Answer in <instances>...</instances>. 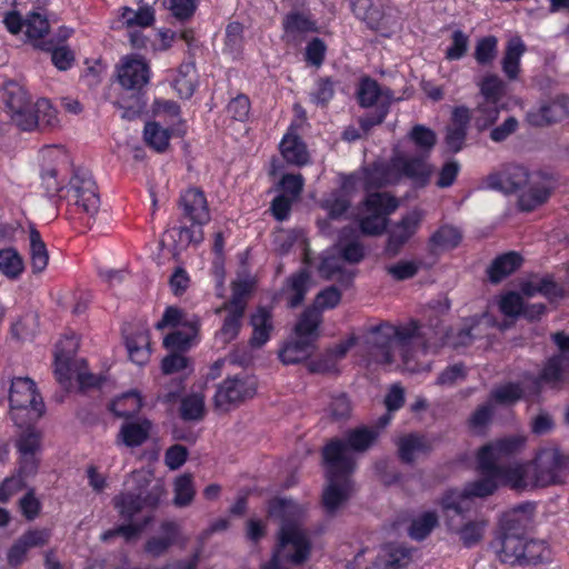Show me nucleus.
<instances>
[{
    "label": "nucleus",
    "mask_w": 569,
    "mask_h": 569,
    "mask_svg": "<svg viewBox=\"0 0 569 569\" xmlns=\"http://www.w3.org/2000/svg\"><path fill=\"white\" fill-rule=\"evenodd\" d=\"M250 322L253 328L250 345L254 348H260L268 341L272 329L271 313L268 310L260 308L251 316Z\"/></svg>",
    "instance_id": "40"
},
{
    "label": "nucleus",
    "mask_w": 569,
    "mask_h": 569,
    "mask_svg": "<svg viewBox=\"0 0 569 569\" xmlns=\"http://www.w3.org/2000/svg\"><path fill=\"white\" fill-rule=\"evenodd\" d=\"M48 529H32L24 532L10 548L8 561L11 566H18L23 561L28 550L46 546L50 540Z\"/></svg>",
    "instance_id": "19"
},
{
    "label": "nucleus",
    "mask_w": 569,
    "mask_h": 569,
    "mask_svg": "<svg viewBox=\"0 0 569 569\" xmlns=\"http://www.w3.org/2000/svg\"><path fill=\"white\" fill-rule=\"evenodd\" d=\"M310 286L311 277L306 269H301L287 278L282 291L286 295L288 307H299L303 302Z\"/></svg>",
    "instance_id": "27"
},
{
    "label": "nucleus",
    "mask_w": 569,
    "mask_h": 569,
    "mask_svg": "<svg viewBox=\"0 0 569 569\" xmlns=\"http://www.w3.org/2000/svg\"><path fill=\"white\" fill-rule=\"evenodd\" d=\"M69 190L73 192L76 206L89 217H94L100 208V198L90 171L76 169L69 181Z\"/></svg>",
    "instance_id": "10"
},
{
    "label": "nucleus",
    "mask_w": 569,
    "mask_h": 569,
    "mask_svg": "<svg viewBox=\"0 0 569 569\" xmlns=\"http://www.w3.org/2000/svg\"><path fill=\"white\" fill-rule=\"evenodd\" d=\"M479 87L482 100L501 102L506 92V83L496 74L486 76Z\"/></svg>",
    "instance_id": "58"
},
{
    "label": "nucleus",
    "mask_w": 569,
    "mask_h": 569,
    "mask_svg": "<svg viewBox=\"0 0 569 569\" xmlns=\"http://www.w3.org/2000/svg\"><path fill=\"white\" fill-rule=\"evenodd\" d=\"M322 321V316L320 310L315 308L313 306H309L301 313L298 322L295 326V333L303 337H308L313 341H317L319 338L318 328Z\"/></svg>",
    "instance_id": "39"
},
{
    "label": "nucleus",
    "mask_w": 569,
    "mask_h": 569,
    "mask_svg": "<svg viewBox=\"0 0 569 569\" xmlns=\"http://www.w3.org/2000/svg\"><path fill=\"white\" fill-rule=\"evenodd\" d=\"M43 157L50 160V163L42 168L40 179L41 186L48 197H54L62 189L60 181L57 178L58 169L54 166L60 158L63 157L62 151L58 149L47 148L43 151Z\"/></svg>",
    "instance_id": "32"
},
{
    "label": "nucleus",
    "mask_w": 569,
    "mask_h": 569,
    "mask_svg": "<svg viewBox=\"0 0 569 569\" xmlns=\"http://www.w3.org/2000/svg\"><path fill=\"white\" fill-rule=\"evenodd\" d=\"M118 79L128 90H140L149 80L148 66L140 59H127L121 66Z\"/></svg>",
    "instance_id": "21"
},
{
    "label": "nucleus",
    "mask_w": 569,
    "mask_h": 569,
    "mask_svg": "<svg viewBox=\"0 0 569 569\" xmlns=\"http://www.w3.org/2000/svg\"><path fill=\"white\" fill-rule=\"evenodd\" d=\"M535 505L520 503L505 512L500 521V532L525 535L532 523Z\"/></svg>",
    "instance_id": "18"
},
{
    "label": "nucleus",
    "mask_w": 569,
    "mask_h": 569,
    "mask_svg": "<svg viewBox=\"0 0 569 569\" xmlns=\"http://www.w3.org/2000/svg\"><path fill=\"white\" fill-rule=\"evenodd\" d=\"M151 422L148 419H129L122 423L118 439L127 447H138L149 438Z\"/></svg>",
    "instance_id": "31"
},
{
    "label": "nucleus",
    "mask_w": 569,
    "mask_h": 569,
    "mask_svg": "<svg viewBox=\"0 0 569 569\" xmlns=\"http://www.w3.org/2000/svg\"><path fill=\"white\" fill-rule=\"evenodd\" d=\"M257 379L247 373L228 377L217 388L213 398L216 409L226 412L253 398L257 393Z\"/></svg>",
    "instance_id": "9"
},
{
    "label": "nucleus",
    "mask_w": 569,
    "mask_h": 569,
    "mask_svg": "<svg viewBox=\"0 0 569 569\" xmlns=\"http://www.w3.org/2000/svg\"><path fill=\"white\" fill-rule=\"evenodd\" d=\"M385 569H403L412 560V549L403 545L388 543L382 548Z\"/></svg>",
    "instance_id": "36"
},
{
    "label": "nucleus",
    "mask_w": 569,
    "mask_h": 569,
    "mask_svg": "<svg viewBox=\"0 0 569 569\" xmlns=\"http://www.w3.org/2000/svg\"><path fill=\"white\" fill-rule=\"evenodd\" d=\"M184 216L193 224L202 226L210 220L207 200L203 192L199 189L187 190L180 199Z\"/></svg>",
    "instance_id": "20"
},
{
    "label": "nucleus",
    "mask_w": 569,
    "mask_h": 569,
    "mask_svg": "<svg viewBox=\"0 0 569 569\" xmlns=\"http://www.w3.org/2000/svg\"><path fill=\"white\" fill-rule=\"evenodd\" d=\"M449 528L460 535L466 547H471L479 542L482 538L483 522H476L469 519V513H465V518L457 517L450 519L448 515H445Z\"/></svg>",
    "instance_id": "30"
},
{
    "label": "nucleus",
    "mask_w": 569,
    "mask_h": 569,
    "mask_svg": "<svg viewBox=\"0 0 569 569\" xmlns=\"http://www.w3.org/2000/svg\"><path fill=\"white\" fill-rule=\"evenodd\" d=\"M37 48L46 51H51V60L52 63L59 69V70H67L69 69L73 61H74V54L71 51V49L67 46L61 47H52V42L49 41H41L37 44Z\"/></svg>",
    "instance_id": "57"
},
{
    "label": "nucleus",
    "mask_w": 569,
    "mask_h": 569,
    "mask_svg": "<svg viewBox=\"0 0 569 569\" xmlns=\"http://www.w3.org/2000/svg\"><path fill=\"white\" fill-rule=\"evenodd\" d=\"M358 101L361 107L369 108L379 103H388L390 107L393 93L389 88H381L378 82L369 77L361 79L357 90Z\"/></svg>",
    "instance_id": "22"
},
{
    "label": "nucleus",
    "mask_w": 569,
    "mask_h": 569,
    "mask_svg": "<svg viewBox=\"0 0 569 569\" xmlns=\"http://www.w3.org/2000/svg\"><path fill=\"white\" fill-rule=\"evenodd\" d=\"M0 271L10 279H16L23 271V260L12 248L0 250Z\"/></svg>",
    "instance_id": "51"
},
{
    "label": "nucleus",
    "mask_w": 569,
    "mask_h": 569,
    "mask_svg": "<svg viewBox=\"0 0 569 569\" xmlns=\"http://www.w3.org/2000/svg\"><path fill=\"white\" fill-rule=\"evenodd\" d=\"M126 346L132 362L142 366L149 360L150 338L148 331H139L128 337Z\"/></svg>",
    "instance_id": "37"
},
{
    "label": "nucleus",
    "mask_w": 569,
    "mask_h": 569,
    "mask_svg": "<svg viewBox=\"0 0 569 569\" xmlns=\"http://www.w3.org/2000/svg\"><path fill=\"white\" fill-rule=\"evenodd\" d=\"M29 238L32 272L40 273L48 264V250L46 243L41 239L40 232L37 229L31 228Z\"/></svg>",
    "instance_id": "46"
},
{
    "label": "nucleus",
    "mask_w": 569,
    "mask_h": 569,
    "mask_svg": "<svg viewBox=\"0 0 569 569\" xmlns=\"http://www.w3.org/2000/svg\"><path fill=\"white\" fill-rule=\"evenodd\" d=\"M397 208V200L388 193H369L358 212V231L372 237L382 234L387 229L388 216Z\"/></svg>",
    "instance_id": "7"
},
{
    "label": "nucleus",
    "mask_w": 569,
    "mask_h": 569,
    "mask_svg": "<svg viewBox=\"0 0 569 569\" xmlns=\"http://www.w3.org/2000/svg\"><path fill=\"white\" fill-rule=\"evenodd\" d=\"M427 159L428 157L422 154L413 157L401 154L396 157L393 164L400 172L415 182L426 184L431 174Z\"/></svg>",
    "instance_id": "23"
},
{
    "label": "nucleus",
    "mask_w": 569,
    "mask_h": 569,
    "mask_svg": "<svg viewBox=\"0 0 569 569\" xmlns=\"http://www.w3.org/2000/svg\"><path fill=\"white\" fill-rule=\"evenodd\" d=\"M422 218V211L415 209L390 229L385 248V253L389 258H395L400 253L402 247L418 230Z\"/></svg>",
    "instance_id": "11"
},
{
    "label": "nucleus",
    "mask_w": 569,
    "mask_h": 569,
    "mask_svg": "<svg viewBox=\"0 0 569 569\" xmlns=\"http://www.w3.org/2000/svg\"><path fill=\"white\" fill-rule=\"evenodd\" d=\"M539 180H532L528 191L519 197V207L522 211H532L548 201L556 188V179L552 173L537 172Z\"/></svg>",
    "instance_id": "14"
},
{
    "label": "nucleus",
    "mask_w": 569,
    "mask_h": 569,
    "mask_svg": "<svg viewBox=\"0 0 569 569\" xmlns=\"http://www.w3.org/2000/svg\"><path fill=\"white\" fill-rule=\"evenodd\" d=\"M409 138L413 141L416 147L420 149L419 154L425 157H429L430 151L437 142L436 132L422 124H416L411 129Z\"/></svg>",
    "instance_id": "53"
},
{
    "label": "nucleus",
    "mask_w": 569,
    "mask_h": 569,
    "mask_svg": "<svg viewBox=\"0 0 569 569\" xmlns=\"http://www.w3.org/2000/svg\"><path fill=\"white\" fill-rule=\"evenodd\" d=\"M523 396L519 383L510 382L491 391V399L499 405H513Z\"/></svg>",
    "instance_id": "61"
},
{
    "label": "nucleus",
    "mask_w": 569,
    "mask_h": 569,
    "mask_svg": "<svg viewBox=\"0 0 569 569\" xmlns=\"http://www.w3.org/2000/svg\"><path fill=\"white\" fill-rule=\"evenodd\" d=\"M316 349V341L296 335V338L287 342L280 350L279 358L284 365H296L310 358Z\"/></svg>",
    "instance_id": "25"
},
{
    "label": "nucleus",
    "mask_w": 569,
    "mask_h": 569,
    "mask_svg": "<svg viewBox=\"0 0 569 569\" xmlns=\"http://www.w3.org/2000/svg\"><path fill=\"white\" fill-rule=\"evenodd\" d=\"M180 415L183 420H201L204 415V398L193 393L181 400Z\"/></svg>",
    "instance_id": "60"
},
{
    "label": "nucleus",
    "mask_w": 569,
    "mask_h": 569,
    "mask_svg": "<svg viewBox=\"0 0 569 569\" xmlns=\"http://www.w3.org/2000/svg\"><path fill=\"white\" fill-rule=\"evenodd\" d=\"M131 477L136 487L114 496L112 499L113 507L120 518L128 521V523L117 527L119 536H122L127 541L138 537L153 520V512L166 496L162 480L153 479L149 472L134 471Z\"/></svg>",
    "instance_id": "3"
},
{
    "label": "nucleus",
    "mask_w": 569,
    "mask_h": 569,
    "mask_svg": "<svg viewBox=\"0 0 569 569\" xmlns=\"http://www.w3.org/2000/svg\"><path fill=\"white\" fill-rule=\"evenodd\" d=\"M398 455L402 462L412 463L420 455L431 450V442L427 437L419 433H409L399 438Z\"/></svg>",
    "instance_id": "28"
},
{
    "label": "nucleus",
    "mask_w": 569,
    "mask_h": 569,
    "mask_svg": "<svg viewBox=\"0 0 569 569\" xmlns=\"http://www.w3.org/2000/svg\"><path fill=\"white\" fill-rule=\"evenodd\" d=\"M417 322L412 321L406 327H395L389 323L375 327L371 330V355L383 365L395 361L399 352L403 363L409 366L411 359L410 348L415 339L421 338Z\"/></svg>",
    "instance_id": "6"
},
{
    "label": "nucleus",
    "mask_w": 569,
    "mask_h": 569,
    "mask_svg": "<svg viewBox=\"0 0 569 569\" xmlns=\"http://www.w3.org/2000/svg\"><path fill=\"white\" fill-rule=\"evenodd\" d=\"M139 9L133 10L123 7L121 18L127 28L140 27L146 28L154 22V10L151 6L144 4L143 0H139Z\"/></svg>",
    "instance_id": "43"
},
{
    "label": "nucleus",
    "mask_w": 569,
    "mask_h": 569,
    "mask_svg": "<svg viewBox=\"0 0 569 569\" xmlns=\"http://www.w3.org/2000/svg\"><path fill=\"white\" fill-rule=\"evenodd\" d=\"M378 437V431L368 427H359L347 432L345 439H332L339 441L356 463V452L368 450Z\"/></svg>",
    "instance_id": "26"
},
{
    "label": "nucleus",
    "mask_w": 569,
    "mask_h": 569,
    "mask_svg": "<svg viewBox=\"0 0 569 569\" xmlns=\"http://www.w3.org/2000/svg\"><path fill=\"white\" fill-rule=\"evenodd\" d=\"M475 112L477 113L475 118L476 128L479 131H483L497 121L500 112V102L482 100L478 103Z\"/></svg>",
    "instance_id": "48"
},
{
    "label": "nucleus",
    "mask_w": 569,
    "mask_h": 569,
    "mask_svg": "<svg viewBox=\"0 0 569 569\" xmlns=\"http://www.w3.org/2000/svg\"><path fill=\"white\" fill-rule=\"evenodd\" d=\"M521 445V439L512 437L483 446L478 453V467L483 477L468 483L462 491L448 490L441 499L443 515H448L450 519L460 516L465 518V513H470L473 508L472 498L492 495L498 482L510 486L503 471L509 469L511 463L506 465L501 460Z\"/></svg>",
    "instance_id": "1"
},
{
    "label": "nucleus",
    "mask_w": 569,
    "mask_h": 569,
    "mask_svg": "<svg viewBox=\"0 0 569 569\" xmlns=\"http://www.w3.org/2000/svg\"><path fill=\"white\" fill-rule=\"evenodd\" d=\"M268 516L280 521L277 549L263 569H283L281 561L295 566L305 563L311 553L312 543L303 528V509L289 498H273L268 505Z\"/></svg>",
    "instance_id": "2"
},
{
    "label": "nucleus",
    "mask_w": 569,
    "mask_h": 569,
    "mask_svg": "<svg viewBox=\"0 0 569 569\" xmlns=\"http://www.w3.org/2000/svg\"><path fill=\"white\" fill-rule=\"evenodd\" d=\"M438 523L435 512L428 511L412 520L408 533L415 540H423Z\"/></svg>",
    "instance_id": "55"
},
{
    "label": "nucleus",
    "mask_w": 569,
    "mask_h": 569,
    "mask_svg": "<svg viewBox=\"0 0 569 569\" xmlns=\"http://www.w3.org/2000/svg\"><path fill=\"white\" fill-rule=\"evenodd\" d=\"M569 116V98L561 96L527 113L531 126L543 127L562 121Z\"/></svg>",
    "instance_id": "17"
},
{
    "label": "nucleus",
    "mask_w": 569,
    "mask_h": 569,
    "mask_svg": "<svg viewBox=\"0 0 569 569\" xmlns=\"http://www.w3.org/2000/svg\"><path fill=\"white\" fill-rule=\"evenodd\" d=\"M525 51L526 47L519 38H513L508 41L502 59V69L509 79L513 80L517 78L520 58Z\"/></svg>",
    "instance_id": "45"
},
{
    "label": "nucleus",
    "mask_w": 569,
    "mask_h": 569,
    "mask_svg": "<svg viewBox=\"0 0 569 569\" xmlns=\"http://www.w3.org/2000/svg\"><path fill=\"white\" fill-rule=\"evenodd\" d=\"M498 539L500 543V560L511 566H521L527 542L525 540V535L500 532Z\"/></svg>",
    "instance_id": "29"
},
{
    "label": "nucleus",
    "mask_w": 569,
    "mask_h": 569,
    "mask_svg": "<svg viewBox=\"0 0 569 569\" xmlns=\"http://www.w3.org/2000/svg\"><path fill=\"white\" fill-rule=\"evenodd\" d=\"M471 120V111L465 106L452 110L450 124L447 127L445 142L449 151L459 152L466 141L468 126Z\"/></svg>",
    "instance_id": "16"
},
{
    "label": "nucleus",
    "mask_w": 569,
    "mask_h": 569,
    "mask_svg": "<svg viewBox=\"0 0 569 569\" xmlns=\"http://www.w3.org/2000/svg\"><path fill=\"white\" fill-rule=\"evenodd\" d=\"M337 248L341 258L349 263H359L365 257V248L359 240V231L351 226L341 229Z\"/></svg>",
    "instance_id": "24"
},
{
    "label": "nucleus",
    "mask_w": 569,
    "mask_h": 569,
    "mask_svg": "<svg viewBox=\"0 0 569 569\" xmlns=\"http://www.w3.org/2000/svg\"><path fill=\"white\" fill-rule=\"evenodd\" d=\"M503 472L515 490L562 485L568 479L562 470L561 452L556 447L541 449L532 462L511 463Z\"/></svg>",
    "instance_id": "4"
},
{
    "label": "nucleus",
    "mask_w": 569,
    "mask_h": 569,
    "mask_svg": "<svg viewBox=\"0 0 569 569\" xmlns=\"http://www.w3.org/2000/svg\"><path fill=\"white\" fill-rule=\"evenodd\" d=\"M461 241V233L457 228L442 226L429 239L431 252L456 248Z\"/></svg>",
    "instance_id": "44"
},
{
    "label": "nucleus",
    "mask_w": 569,
    "mask_h": 569,
    "mask_svg": "<svg viewBox=\"0 0 569 569\" xmlns=\"http://www.w3.org/2000/svg\"><path fill=\"white\" fill-rule=\"evenodd\" d=\"M497 38L493 36L481 38L475 49V59L479 64H489L497 54Z\"/></svg>",
    "instance_id": "64"
},
{
    "label": "nucleus",
    "mask_w": 569,
    "mask_h": 569,
    "mask_svg": "<svg viewBox=\"0 0 569 569\" xmlns=\"http://www.w3.org/2000/svg\"><path fill=\"white\" fill-rule=\"evenodd\" d=\"M194 493L192 476L190 473H184L176 479L173 503L177 507H186L190 505L193 500Z\"/></svg>",
    "instance_id": "59"
},
{
    "label": "nucleus",
    "mask_w": 569,
    "mask_h": 569,
    "mask_svg": "<svg viewBox=\"0 0 569 569\" xmlns=\"http://www.w3.org/2000/svg\"><path fill=\"white\" fill-rule=\"evenodd\" d=\"M250 283L244 280L232 282V295L231 299L221 306V309H233L237 311L244 312L246 310V297L249 295Z\"/></svg>",
    "instance_id": "62"
},
{
    "label": "nucleus",
    "mask_w": 569,
    "mask_h": 569,
    "mask_svg": "<svg viewBox=\"0 0 569 569\" xmlns=\"http://www.w3.org/2000/svg\"><path fill=\"white\" fill-rule=\"evenodd\" d=\"M319 273L322 278L331 280L336 279L343 286H349L351 282V273L342 269L340 259L335 256L325 257L319 266Z\"/></svg>",
    "instance_id": "49"
},
{
    "label": "nucleus",
    "mask_w": 569,
    "mask_h": 569,
    "mask_svg": "<svg viewBox=\"0 0 569 569\" xmlns=\"http://www.w3.org/2000/svg\"><path fill=\"white\" fill-rule=\"evenodd\" d=\"M9 402L11 409H27L31 408L36 412V418L43 413V402L36 393L34 382L30 378H17L12 380Z\"/></svg>",
    "instance_id": "12"
},
{
    "label": "nucleus",
    "mask_w": 569,
    "mask_h": 569,
    "mask_svg": "<svg viewBox=\"0 0 569 569\" xmlns=\"http://www.w3.org/2000/svg\"><path fill=\"white\" fill-rule=\"evenodd\" d=\"M322 456L328 467V485L322 493L323 507L329 515H335L351 497L353 485L350 475L355 462L339 441H329Z\"/></svg>",
    "instance_id": "5"
},
{
    "label": "nucleus",
    "mask_w": 569,
    "mask_h": 569,
    "mask_svg": "<svg viewBox=\"0 0 569 569\" xmlns=\"http://www.w3.org/2000/svg\"><path fill=\"white\" fill-rule=\"evenodd\" d=\"M199 326V319L190 320L189 325L184 326L186 330H177L163 339L164 347L178 351L188 350L192 339L197 337Z\"/></svg>",
    "instance_id": "42"
},
{
    "label": "nucleus",
    "mask_w": 569,
    "mask_h": 569,
    "mask_svg": "<svg viewBox=\"0 0 569 569\" xmlns=\"http://www.w3.org/2000/svg\"><path fill=\"white\" fill-rule=\"evenodd\" d=\"M42 433L34 427L22 429L16 440L19 455H40Z\"/></svg>",
    "instance_id": "47"
},
{
    "label": "nucleus",
    "mask_w": 569,
    "mask_h": 569,
    "mask_svg": "<svg viewBox=\"0 0 569 569\" xmlns=\"http://www.w3.org/2000/svg\"><path fill=\"white\" fill-rule=\"evenodd\" d=\"M48 19L39 12H31L26 19V36L31 41H34V46L43 41V37L49 32Z\"/></svg>",
    "instance_id": "54"
},
{
    "label": "nucleus",
    "mask_w": 569,
    "mask_h": 569,
    "mask_svg": "<svg viewBox=\"0 0 569 569\" xmlns=\"http://www.w3.org/2000/svg\"><path fill=\"white\" fill-rule=\"evenodd\" d=\"M529 171L519 164H510L500 173L490 176L488 184L491 189L503 193H515L529 183Z\"/></svg>",
    "instance_id": "15"
},
{
    "label": "nucleus",
    "mask_w": 569,
    "mask_h": 569,
    "mask_svg": "<svg viewBox=\"0 0 569 569\" xmlns=\"http://www.w3.org/2000/svg\"><path fill=\"white\" fill-rule=\"evenodd\" d=\"M283 40L296 41L299 37L317 31L316 22L301 12H290L283 19Z\"/></svg>",
    "instance_id": "34"
},
{
    "label": "nucleus",
    "mask_w": 569,
    "mask_h": 569,
    "mask_svg": "<svg viewBox=\"0 0 569 569\" xmlns=\"http://www.w3.org/2000/svg\"><path fill=\"white\" fill-rule=\"evenodd\" d=\"M351 9L369 29L382 37H391L401 29L399 11L393 8L373 4L371 0H351Z\"/></svg>",
    "instance_id": "8"
},
{
    "label": "nucleus",
    "mask_w": 569,
    "mask_h": 569,
    "mask_svg": "<svg viewBox=\"0 0 569 569\" xmlns=\"http://www.w3.org/2000/svg\"><path fill=\"white\" fill-rule=\"evenodd\" d=\"M6 106L12 116L17 112L29 110L31 103L27 91L17 83H11L6 90Z\"/></svg>",
    "instance_id": "52"
},
{
    "label": "nucleus",
    "mask_w": 569,
    "mask_h": 569,
    "mask_svg": "<svg viewBox=\"0 0 569 569\" xmlns=\"http://www.w3.org/2000/svg\"><path fill=\"white\" fill-rule=\"evenodd\" d=\"M280 150L289 163L303 166L308 162L306 144L296 134H286L280 143Z\"/></svg>",
    "instance_id": "38"
},
{
    "label": "nucleus",
    "mask_w": 569,
    "mask_h": 569,
    "mask_svg": "<svg viewBox=\"0 0 569 569\" xmlns=\"http://www.w3.org/2000/svg\"><path fill=\"white\" fill-rule=\"evenodd\" d=\"M526 551L523 552L521 566L539 565L550 561V550L542 540H529L526 542Z\"/></svg>",
    "instance_id": "56"
},
{
    "label": "nucleus",
    "mask_w": 569,
    "mask_h": 569,
    "mask_svg": "<svg viewBox=\"0 0 569 569\" xmlns=\"http://www.w3.org/2000/svg\"><path fill=\"white\" fill-rule=\"evenodd\" d=\"M521 262L520 254L513 251L497 257L487 269L490 282L499 283L513 273L521 266Z\"/></svg>",
    "instance_id": "33"
},
{
    "label": "nucleus",
    "mask_w": 569,
    "mask_h": 569,
    "mask_svg": "<svg viewBox=\"0 0 569 569\" xmlns=\"http://www.w3.org/2000/svg\"><path fill=\"white\" fill-rule=\"evenodd\" d=\"M142 407V399L136 390H130L117 397L109 403V410L117 417L133 419Z\"/></svg>",
    "instance_id": "35"
},
{
    "label": "nucleus",
    "mask_w": 569,
    "mask_h": 569,
    "mask_svg": "<svg viewBox=\"0 0 569 569\" xmlns=\"http://www.w3.org/2000/svg\"><path fill=\"white\" fill-rule=\"evenodd\" d=\"M34 114L38 120L37 127L40 129L52 128L57 124V112L49 100L39 99L33 106Z\"/></svg>",
    "instance_id": "63"
},
{
    "label": "nucleus",
    "mask_w": 569,
    "mask_h": 569,
    "mask_svg": "<svg viewBox=\"0 0 569 569\" xmlns=\"http://www.w3.org/2000/svg\"><path fill=\"white\" fill-rule=\"evenodd\" d=\"M143 139L146 143L158 152H162L169 146L170 134L157 122H148L144 126Z\"/></svg>",
    "instance_id": "50"
},
{
    "label": "nucleus",
    "mask_w": 569,
    "mask_h": 569,
    "mask_svg": "<svg viewBox=\"0 0 569 569\" xmlns=\"http://www.w3.org/2000/svg\"><path fill=\"white\" fill-rule=\"evenodd\" d=\"M226 311L227 315L223 319L222 327L216 333V340L221 342L222 345H227L238 336L240 328L242 326V318L244 312L237 311L233 309H217V313Z\"/></svg>",
    "instance_id": "41"
},
{
    "label": "nucleus",
    "mask_w": 569,
    "mask_h": 569,
    "mask_svg": "<svg viewBox=\"0 0 569 569\" xmlns=\"http://www.w3.org/2000/svg\"><path fill=\"white\" fill-rule=\"evenodd\" d=\"M569 373V353L558 352L551 356L545 363L540 375L533 379L536 391L539 392L541 383L552 389H561L567 383Z\"/></svg>",
    "instance_id": "13"
}]
</instances>
